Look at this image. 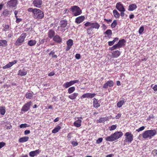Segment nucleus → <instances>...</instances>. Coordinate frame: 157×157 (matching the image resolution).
<instances>
[{"instance_id": "1", "label": "nucleus", "mask_w": 157, "mask_h": 157, "mask_svg": "<svg viewBox=\"0 0 157 157\" xmlns=\"http://www.w3.org/2000/svg\"><path fill=\"white\" fill-rule=\"evenodd\" d=\"M29 12H32L33 16L36 19H41L44 17V13L41 10L37 8H29L27 9Z\"/></svg>"}, {"instance_id": "2", "label": "nucleus", "mask_w": 157, "mask_h": 157, "mask_svg": "<svg viewBox=\"0 0 157 157\" xmlns=\"http://www.w3.org/2000/svg\"><path fill=\"white\" fill-rule=\"evenodd\" d=\"M84 25L85 27H89L86 29L87 33L88 35L92 34L91 32L94 29H98L100 26L97 22L93 21H87L84 24Z\"/></svg>"}, {"instance_id": "3", "label": "nucleus", "mask_w": 157, "mask_h": 157, "mask_svg": "<svg viewBox=\"0 0 157 157\" xmlns=\"http://www.w3.org/2000/svg\"><path fill=\"white\" fill-rule=\"evenodd\" d=\"M123 135V133L121 131L115 132L111 136L106 137L105 139L108 141H113L118 140Z\"/></svg>"}, {"instance_id": "4", "label": "nucleus", "mask_w": 157, "mask_h": 157, "mask_svg": "<svg viewBox=\"0 0 157 157\" xmlns=\"http://www.w3.org/2000/svg\"><path fill=\"white\" fill-rule=\"evenodd\" d=\"M156 131L155 129L147 130L144 132L142 135L144 139H151L156 134Z\"/></svg>"}, {"instance_id": "5", "label": "nucleus", "mask_w": 157, "mask_h": 157, "mask_svg": "<svg viewBox=\"0 0 157 157\" xmlns=\"http://www.w3.org/2000/svg\"><path fill=\"white\" fill-rule=\"evenodd\" d=\"M70 10L75 16L80 15L82 13L81 10L77 6H71Z\"/></svg>"}, {"instance_id": "6", "label": "nucleus", "mask_w": 157, "mask_h": 157, "mask_svg": "<svg viewBox=\"0 0 157 157\" xmlns=\"http://www.w3.org/2000/svg\"><path fill=\"white\" fill-rule=\"evenodd\" d=\"M125 137L124 140V143H131L133 140V136L131 132H128L124 134Z\"/></svg>"}, {"instance_id": "7", "label": "nucleus", "mask_w": 157, "mask_h": 157, "mask_svg": "<svg viewBox=\"0 0 157 157\" xmlns=\"http://www.w3.org/2000/svg\"><path fill=\"white\" fill-rule=\"evenodd\" d=\"M26 36L25 33H22L16 41L15 44L17 46L21 45L24 41L25 39Z\"/></svg>"}, {"instance_id": "8", "label": "nucleus", "mask_w": 157, "mask_h": 157, "mask_svg": "<svg viewBox=\"0 0 157 157\" xmlns=\"http://www.w3.org/2000/svg\"><path fill=\"white\" fill-rule=\"evenodd\" d=\"M67 21L66 20H61L60 21L59 25L58 27L59 29L60 28V31L64 32L67 29Z\"/></svg>"}, {"instance_id": "9", "label": "nucleus", "mask_w": 157, "mask_h": 157, "mask_svg": "<svg viewBox=\"0 0 157 157\" xmlns=\"http://www.w3.org/2000/svg\"><path fill=\"white\" fill-rule=\"evenodd\" d=\"M18 4V0H10L7 2V6L10 8H16Z\"/></svg>"}, {"instance_id": "10", "label": "nucleus", "mask_w": 157, "mask_h": 157, "mask_svg": "<svg viewBox=\"0 0 157 157\" xmlns=\"http://www.w3.org/2000/svg\"><path fill=\"white\" fill-rule=\"evenodd\" d=\"M96 95V94L95 93H86L82 95L80 97V98L81 99L86 98H92L95 97Z\"/></svg>"}, {"instance_id": "11", "label": "nucleus", "mask_w": 157, "mask_h": 157, "mask_svg": "<svg viewBox=\"0 0 157 157\" xmlns=\"http://www.w3.org/2000/svg\"><path fill=\"white\" fill-rule=\"evenodd\" d=\"M43 3L42 0H34L32 4L34 7L40 8L41 7Z\"/></svg>"}, {"instance_id": "12", "label": "nucleus", "mask_w": 157, "mask_h": 157, "mask_svg": "<svg viewBox=\"0 0 157 157\" xmlns=\"http://www.w3.org/2000/svg\"><path fill=\"white\" fill-rule=\"evenodd\" d=\"M31 102L30 101L25 104L21 108V111L26 112L30 109L31 104Z\"/></svg>"}, {"instance_id": "13", "label": "nucleus", "mask_w": 157, "mask_h": 157, "mask_svg": "<svg viewBox=\"0 0 157 157\" xmlns=\"http://www.w3.org/2000/svg\"><path fill=\"white\" fill-rule=\"evenodd\" d=\"M114 83L112 80H109L107 81L103 85V88L106 89L108 87H112L113 86Z\"/></svg>"}, {"instance_id": "14", "label": "nucleus", "mask_w": 157, "mask_h": 157, "mask_svg": "<svg viewBox=\"0 0 157 157\" xmlns=\"http://www.w3.org/2000/svg\"><path fill=\"white\" fill-rule=\"evenodd\" d=\"M67 46L66 47V51H68L71 48L73 44V42L72 39H70L67 42Z\"/></svg>"}, {"instance_id": "15", "label": "nucleus", "mask_w": 157, "mask_h": 157, "mask_svg": "<svg viewBox=\"0 0 157 157\" xmlns=\"http://www.w3.org/2000/svg\"><path fill=\"white\" fill-rule=\"evenodd\" d=\"M116 8L119 11L125 10L123 4L121 2L116 3Z\"/></svg>"}, {"instance_id": "16", "label": "nucleus", "mask_w": 157, "mask_h": 157, "mask_svg": "<svg viewBox=\"0 0 157 157\" xmlns=\"http://www.w3.org/2000/svg\"><path fill=\"white\" fill-rule=\"evenodd\" d=\"M40 152L41 151L39 149L34 151H31L29 153V155L31 157H34L39 154Z\"/></svg>"}, {"instance_id": "17", "label": "nucleus", "mask_w": 157, "mask_h": 157, "mask_svg": "<svg viewBox=\"0 0 157 157\" xmlns=\"http://www.w3.org/2000/svg\"><path fill=\"white\" fill-rule=\"evenodd\" d=\"M53 40L57 43H59L62 42V39L58 35H56L54 36Z\"/></svg>"}, {"instance_id": "18", "label": "nucleus", "mask_w": 157, "mask_h": 157, "mask_svg": "<svg viewBox=\"0 0 157 157\" xmlns=\"http://www.w3.org/2000/svg\"><path fill=\"white\" fill-rule=\"evenodd\" d=\"M85 17L84 16H80L75 19V22L77 24H80L83 21Z\"/></svg>"}, {"instance_id": "19", "label": "nucleus", "mask_w": 157, "mask_h": 157, "mask_svg": "<svg viewBox=\"0 0 157 157\" xmlns=\"http://www.w3.org/2000/svg\"><path fill=\"white\" fill-rule=\"evenodd\" d=\"M126 101V100L123 98L122 100L119 101L117 103V106L118 108L121 107L122 105H124Z\"/></svg>"}, {"instance_id": "20", "label": "nucleus", "mask_w": 157, "mask_h": 157, "mask_svg": "<svg viewBox=\"0 0 157 157\" xmlns=\"http://www.w3.org/2000/svg\"><path fill=\"white\" fill-rule=\"evenodd\" d=\"M93 106L95 108H98L100 106V103L98 102L97 99L94 98L93 99Z\"/></svg>"}, {"instance_id": "21", "label": "nucleus", "mask_w": 157, "mask_h": 157, "mask_svg": "<svg viewBox=\"0 0 157 157\" xmlns=\"http://www.w3.org/2000/svg\"><path fill=\"white\" fill-rule=\"evenodd\" d=\"M27 73V71L25 69L19 70L17 75L21 76L25 75Z\"/></svg>"}, {"instance_id": "22", "label": "nucleus", "mask_w": 157, "mask_h": 157, "mask_svg": "<svg viewBox=\"0 0 157 157\" xmlns=\"http://www.w3.org/2000/svg\"><path fill=\"white\" fill-rule=\"evenodd\" d=\"M121 53L120 51L116 50L112 52V56L113 58H117L120 56Z\"/></svg>"}, {"instance_id": "23", "label": "nucleus", "mask_w": 157, "mask_h": 157, "mask_svg": "<svg viewBox=\"0 0 157 157\" xmlns=\"http://www.w3.org/2000/svg\"><path fill=\"white\" fill-rule=\"evenodd\" d=\"M48 37L50 39H52L55 36V32L53 30L50 29L48 33Z\"/></svg>"}, {"instance_id": "24", "label": "nucleus", "mask_w": 157, "mask_h": 157, "mask_svg": "<svg viewBox=\"0 0 157 157\" xmlns=\"http://www.w3.org/2000/svg\"><path fill=\"white\" fill-rule=\"evenodd\" d=\"M2 30L5 32L9 31L11 29L10 25L8 24H3L2 25Z\"/></svg>"}, {"instance_id": "25", "label": "nucleus", "mask_w": 157, "mask_h": 157, "mask_svg": "<svg viewBox=\"0 0 157 157\" xmlns=\"http://www.w3.org/2000/svg\"><path fill=\"white\" fill-rule=\"evenodd\" d=\"M137 8V6L135 4H132L130 5L128 7V11H132L135 10Z\"/></svg>"}, {"instance_id": "26", "label": "nucleus", "mask_w": 157, "mask_h": 157, "mask_svg": "<svg viewBox=\"0 0 157 157\" xmlns=\"http://www.w3.org/2000/svg\"><path fill=\"white\" fill-rule=\"evenodd\" d=\"M78 95V93H74L71 94L70 95H69L68 98H69L71 100H74L76 99V98Z\"/></svg>"}, {"instance_id": "27", "label": "nucleus", "mask_w": 157, "mask_h": 157, "mask_svg": "<svg viewBox=\"0 0 157 157\" xmlns=\"http://www.w3.org/2000/svg\"><path fill=\"white\" fill-rule=\"evenodd\" d=\"M28 136H24L20 138L18 140V142L20 143H23L27 141L29 139Z\"/></svg>"}, {"instance_id": "28", "label": "nucleus", "mask_w": 157, "mask_h": 157, "mask_svg": "<svg viewBox=\"0 0 157 157\" xmlns=\"http://www.w3.org/2000/svg\"><path fill=\"white\" fill-rule=\"evenodd\" d=\"M36 43V41L35 40H30L28 42L27 44L30 46H32L35 45Z\"/></svg>"}, {"instance_id": "29", "label": "nucleus", "mask_w": 157, "mask_h": 157, "mask_svg": "<svg viewBox=\"0 0 157 157\" xmlns=\"http://www.w3.org/2000/svg\"><path fill=\"white\" fill-rule=\"evenodd\" d=\"M81 120H77L74 123V125L76 127L79 128L81 126Z\"/></svg>"}, {"instance_id": "30", "label": "nucleus", "mask_w": 157, "mask_h": 157, "mask_svg": "<svg viewBox=\"0 0 157 157\" xmlns=\"http://www.w3.org/2000/svg\"><path fill=\"white\" fill-rule=\"evenodd\" d=\"M125 42V40L124 39H122L121 40H120L117 44L119 45V47L121 48L123 47V45H124Z\"/></svg>"}, {"instance_id": "31", "label": "nucleus", "mask_w": 157, "mask_h": 157, "mask_svg": "<svg viewBox=\"0 0 157 157\" xmlns=\"http://www.w3.org/2000/svg\"><path fill=\"white\" fill-rule=\"evenodd\" d=\"M61 127L59 125H57L56 126L52 131V133H56L61 129Z\"/></svg>"}, {"instance_id": "32", "label": "nucleus", "mask_w": 157, "mask_h": 157, "mask_svg": "<svg viewBox=\"0 0 157 157\" xmlns=\"http://www.w3.org/2000/svg\"><path fill=\"white\" fill-rule=\"evenodd\" d=\"M6 112V109L5 106H2L0 107V113L2 115H4Z\"/></svg>"}, {"instance_id": "33", "label": "nucleus", "mask_w": 157, "mask_h": 157, "mask_svg": "<svg viewBox=\"0 0 157 157\" xmlns=\"http://www.w3.org/2000/svg\"><path fill=\"white\" fill-rule=\"evenodd\" d=\"M113 15H114V17L116 18H118L120 17V14L117 11V10H113Z\"/></svg>"}, {"instance_id": "34", "label": "nucleus", "mask_w": 157, "mask_h": 157, "mask_svg": "<svg viewBox=\"0 0 157 157\" xmlns=\"http://www.w3.org/2000/svg\"><path fill=\"white\" fill-rule=\"evenodd\" d=\"M33 96V92H27L25 94V97L28 99H31Z\"/></svg>"}, {"instance_id": "35", "label": "nucleus", "mask_w": 157, "mask_h": 157, "mask_svg": "<svg viewBox=\"0 0 157 157\" xmlns=\"http://www.w3.org/2000/svg\"><path fill=\"white\" fill-rule=\"evenodd\" d=\"M75 90V88L74 86H72L68 88V93L69 94L72 93Z\"/></svg>"}, {"instance_id": "36", "label": "nucleus", "mask_w": 157, "mask_h": 157, "mask_svg": "<svg viewBox=\"0 0 157 157\" xmlns=\"http://www.w3.org/2000/svg\"><path fill=\"white\" fill-rule=\"evenodd\" d=\"M104 34L107 35L109 37V36H112V32L111 30L110 29H108L104 33Z\"/></svg>"}, {"instance_id": "37", "label": "nucleus", "mask_w": 157, "mask_h": 157, "mask_svg": "<svg viewBox=\"0 0 157 157\" xmlns=\"http://www.w3.org/2000/svg\"><path fill=\"white\" fill-rule=\"evenodd\" d=\"M55 52L54 50L52 51L49 54V56H52V57L53 58L56 59L57 58V56L56 55H55Z\"/></svg>"}, {"instance_id": "38", "label": "nucleus", "mask_w": 157, "mask_h": 157, "mask_svg": "<svg viewBox=\"0 0 157 157\" xmlns=\"http://www.w3.org/2000/svg\"><path fill=\"white\" fill-rule=\"evenodd\" d=\"M10 12L7 9H6L4 10L3 14L4 16H7L10 14Z\"/></svg>"}, {"instance_id": "39", "label": "nucleus", "mask_w": 157, "mask_h": 157, "mask_svg": "<svg viewBox=\"0 0 157 157\" xmlns=\"http://www.w3.org/2000/svg\"><path fill=\"white\" fill-rule=\"evenodd\" d=\"M71 86L69 82H66L64 83L63 86V87H64L65 88H67Z\"/></svg>"}, {"instance_id": "40", "label": "nucleus", "mask_w": 157, "mask_h": 157, "mask_svg": "<svg viewBox=\"0 0 157 157\" xmlns=\"http://www.w3.org/2000/svg\"><path fill=\"white\" fill-rule=\"evenodd\" d=\"M0 41L1 44H2L1 46H3L4 45L6 46L7 45V42L6 40H0Z\"/></svg>"}, {"instance_id": "41", "label": "nucleus", "mask_w": 157, "mask_h": 157, "mask_svg": "<svg viewBox=\"0 0 157 157\" xmlns=\"http://www.w3.org/2000/svg\"><path fill=\"white\" fill-rule=\"evenodd\" d=\"M117 25V22L116 20H114L111 24V27L112 28H114Z\"/></svg>"}, {"instance_id": "42", "label": "nucleus", "mask_w": 157, "mask_h": 157, "mask_svg": "<svg viewBox=\"0 0 157 157\" xmlns=\"http://www.w3.org/2000/svg\"><path fill=\"white\" fill-rule=\"evenodd\" d=\"M107 120V118L106 117L100 118L99 120H98L99 123L104 122Z\"/></svg>"}, {"instance_id": "43", "label": "nucleus", "mask_w": 157, "mask_h": 157, "mask_svg": "<svg viewBox=\"0 0 157 157\" xmlns=\"http://www.w3.org/2000/svg\"><path fill=\"white\" fill-rule=\"evenodd\" d=\"M30 126V125L28 124L25 123L23 124H21L20 126V128H24L26 127H28Z\"/></svg>"}, {"instance_id": "44", "label": "nucleus", "mask_w": 157, "mask_h": 157, "mask_svg": "<svg viewBox=\"0 0 157 157\" xmlns=\"http://www.w3.org/2000/svg\"><path fill=\"white\" fill-rule=\"evenodd\" d=\"M117 126L116 124L113 125L109 127V129L110 131H112L115 129L117 128Z\"/></svg>"}, {"instance_id": "45", "label": "nucleus", "mask_w": 157, "mask_h": 157, "mask_svg": "<svg viewBox=\"0 0 157 157\" xmlns=\"http://www.w3.org/2000/svg\"><path fill=\"white\" fill-rule=\"evenodd\" d=\"M72 132H69L68 133L67 137V140L68 141H70L72 137Z\"/></svg>"}, {"instance_id": "46", "label": "nucleus", "mask_w": 157, "mask_h": 157, "mask_svg": "<svg viewBox=\"0 0 157 157\" xmlns=\"http://www.w3.org/2000/svg\"><path fill=\"white\" fill-rule=\"evenodd\" d=\"M79 81L78 80H72L71 81L69 82L71 86H72L75 83H78L79 82Z\"/></svg>"}, {"instance_id": "47", "label": "nucleus", "mask_w": 157, "mask_h": 157, "mask_svg": "<svg viewBox=\"0 0 157 157\" xmlns=\"http://www.w3.org/2000/svg\"><path fill=\"white\" fill-rule=\"evenodd\" d=\"M11 67H12V66H11V65L10 64V63H8L6 65L4 66L2 68L3 69H7V68H10Z\"/></svg>"}, {"instance_id": "48", "label": "nucleus", "mask_w": 157, "mask_h": 157, "mask_svg": "<svg viewBox=\"0 0 157 157\" xmlns=\"http://www.w3.org/2000/svg\"><path fill=\"white\" fill-rule=\"evenodd\" d=\"M144 28L143 26L141 27L139 30V33L140 34H142L144 31Z\"/></svg>"}, {"instance_id": "49", "label": "nucleus", "mask_w": 157, "mask_h": 157, "mask_svg": "<svg viewBox=\"0 0 157 157\" xmlns=\"http://www.w3.org/2000/svg\"><path fill=\"white\" fill-rule=\"evenodd\" d=\"M103 140V138L101 137L98 138L96 141V143L99 144L101 143Z\"/></svg>"}, {"instance_id": "50", "label": "nucleus", "mask_w": 157, "mask_h": 157, "mask_svg": "<svg viewBox=\"0 0 157 157\" xmlns=\"http://www.w3.org/2000/svg\"><path fill=\"white\" fill-rule=\"evenodd\" d=\"M145 128V127L144 126L141 127L138 129L136 130V131L138 132L142 131Z\"/></svg>"}, {"instance_id": "51", "label": "nucleus", "mask_w": 157, "mask_h": 157, "mask_svg": "<svg viewBox=\"0 0 157 157\" xmlns=\"http://www.w3.org/2000/svg\"><path fill=\"white\" fill-rule=\"evenodd\" d=\"M71 144L73 145L74 147H75L77 146L78 144V143L77 141L75 142L74 141H72L71 142Z\"/></svg>"}, {"instance_id": "52", "label": "nucleus", "mask_w": 157, "mask_h": 157, "mask_svg": "<svg viewBox=\"0 0 157 157\" xmlns=\"http://www.w3.org/2000/svg\"><path fill=\"white\" fill-rule=\"evenodd\" d=\"M153 84H152L151 86V87L152 88V89L154 90V91H157V85H155L153 87H152L153 86Z\"/></svg>"}, {"instance_id": "53", "label": "nucleus", "mask_w": 157, "mask_h": 157, "mask_svg": "<svg viewBox=\"0 0 157 157\" xmlns=\"http://www.w3.org/2000/svg\"><path fill=\"white\" fill-rule=\"evenodd\" d=\"M104 20L105 21H106L108 24H109L112 21V19H107L106 18H104Z\"/></svg>"}, {"instance_id": "54", "label": "nucleus", "mask_w": 157, "mask_h": 157, "mask_svg": "<svg viewBox=\"0 0 157 157\" xmlns=\"http://www.w3.org/2000/svg\"><path fill=\"white\" fill-rule=\"evenodd\" d=\"M125 11V10L120 11L121 13L120 14V16L121 15V17H124L125 14L124 12Z\"/></svg>"}, {"instance_id": "55", "label": "nucleus", "mask_w": 157, "mask_h": 157, "mask_svg": "<svg viewBox=\"0 0 157 157\" xmlns=\"http://www.w3.org/2000/svg\"><path fill=\"white\" fill-rule=\"evenodd\" d=\"M6 145V143L3 142H0V149L2 148Z\"/></svg>"}, {"instance_id": "56", "label": "nucleus", "mask_w": 157, "mask_h": 157, "mask_svg": "<svg viewBox=\"0 0 157 157\" xmlns=\"http://www.w3.org/2000/svg\"><path fill=\"white\" fill-rule=\"evenodd\" d=\"M114 42L113 40L112 41H109L108 42V45L109 46H111L113 45L114 44Z\"/></svg>"}, {"instance_id": "57", "label": "nucleus", "mask_w": 157, "mask_h": 157, "mask_svg": "<svg viewBox=\"0 0 157 157\" xmlns=\"http://www.w3.org/2000/svg\"><path fill=\"white\" fill-rule=\"evenodd\" d=\"M17 63V61L16 60H14L12 62H9L11 66H12L13 64L16 63Z\"/></svg>"}, {"instance_id": "58", "label": "nucleus", "mask_w": 157, "mask_h": 157, "mask_svg": "<svg viewBox=\"0 0 157 157\" xmlns=\"http://www.w3.org/2000/svg\"><path fill=\"white\" fill-rule=\"evenodd\" d=\"M75 58L77 59H79L81 57L80 55L79 54H76L75 56Z\"/></svg>"}, {"instance_id": "59", "label": "nucleus", "mask_w": 157, "mask_h": 157, "mask_svg": "<svg viewBox=\"0 0 157 157\" xmlns=\"http://www.w3.org/2000/svg\"><path fill=\"white\" fill-rule=\"evenodd\" d=\"M55 74V73L54 72V71H52L50 73H49L48 74V76H53Z\"/></svg>"}, {"instance_id": "60", "label": "nucleus", "mask_w": 157, "mask_h": 157, "mask_svg": "<svg viewBox=\"0 0 157 157\" xmlns=\"http://www.w3.org/2000/svg\"><path fill=\"white\" fill-rule=\"evenodd\" d=\"M30 131L29 130H26L24 132V134L25 135L29 134L30 133Z\"/></svg>"}, {"instance_id": "61", "label": "nucleus", "mask_w": 157, "mask_h": 157, "mask_svg": "<svg viewBox=\"0 0 157 157\" xmlns=\"http://www.w3.org/2000/svg\"><path fill=\"white\" fill-rule=\"evenodd\" d=\"M154 117L152 115V116L150 115L148 117L147 119V121H149L150 120L151 118H153Z\"/></svg>"}, {"instance_id": "62", "label": "nucleus", "mask_w": 157, "mask_h": 157, "mask_svg": "<svg viewBox=\"0 0 157 157\" xmlns=\"http://www.w3.org/2000/svg\"><path fill=\"white\" fill-rule=\"evenodd\" d=\"M121 113H118L117 115L115 116V118L116 119H119L121 116Z\"/></svg>"}, {"instance_id": "63", "label": "nucleus", "mask_w": 157, "mask_h": 157, "mask_svg": "<svg viewBox=\"0 0 157 157\" xmlns=\"http://www.w3.org/2000/svg\"><path fill=\"white\" fill-rule=\"evenodd\" d=\"M22 21V19L21 18H17V19H16V22L17 23H18L21 22Z\"/></svg>"}, {"instance_id": "64", "label": "nucleus", "mask_w": 157, "mask_h": 157, "mask_svg": "<svg viewBox=\"0 0 157 157\" xmlns=\"http://www.w3.org/2000/svg\"><path fill=\"white\" fill-rule=\"evenodd\" d=\"M152 153L155 154V155H157V149H154L152 151Z\"/></svg>"}]
</instances>
